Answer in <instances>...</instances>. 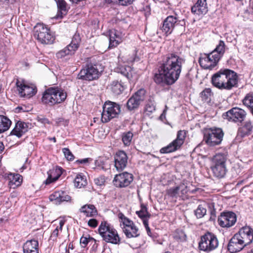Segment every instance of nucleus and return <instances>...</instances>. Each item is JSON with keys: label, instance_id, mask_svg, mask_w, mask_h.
<instances>
[{"label": "nucleus", "instance_id": "f257e3e1", "mask_svg": "<svg viewBox=\"0 0 253 253\" xmlns=\"http://www.w3.org/2000/svg\"><path fill=\"white\" fill-rule=\"evenodd\" d=\"M159 73L155 75L154 80L162 86L174 83V54L170 53L163 58V63L159 67Z\"/></svg>", "mask_w": 253, "mask_h": 253}, {"label": "nucleus", "instance_id": "f03ea898", "mask_svg": "<svg viewBox=\"0 0 253 253\" xmlns=\"http://www.w3.org/2000/svg\"><path fill=\"white\" fill-rule=\"evenodd\" d=\"M238 82L237 74L228 69H220L211 77L213 85L221 90H231L234 87H237Z\"/></svg>", "mask_w": 253, "mask_h": 253}, {"label": "nucleus", "instance_id": "7ed1b4c3", "mask_svg": "<svg viewBox=\"0 0 253 253\" xmlns=\"http://www.w3.org/2000/svg\"><path fill=\"white\" fill-rule=\"evenodd\" d=\"M67 96L64 89L58 87H50L43 92L42 102L45 105L53 106L64 102Z\"/></svg>", "mask_w": 253, "mask_h": 253}, {"label": "nucleus", "instance_id": "20e7f679", "mask_svg": "<svg viewBox=\"0 0 253 253\" xmlns=\"http://www.w3.org/2000/svg\"><path fill=\"white\" fill-rule=\"evenodd\" d=\"M98 232L105 242L115 245L121 243V238L117 230L106 221H101Z\"/></svg>", "mask_w": 253, "mask_h": 253}, {"label": "nucleus", "instance_id": "39448f33", "mask_svg": "<svg viewBox=\"0 0 253 253\" xmlns=\"http://www.w3.org/2000/svg\"><path fill=\"white\" fill-rule=\"evenodd\" d=\"M34 37L39 42L44 44H51L55 40L50 28L41 23H37L34 27Z\"/></svg>", "mask_w": 253, "mask_h": 253}, {"label": "nucleus", "instance_id": "423d86ee", "mask_svg": "<svg viewBox=\"0 0 253 253\" xmlns=\"http://www.w3.org/2000/svg\"><path fill=\"white\" fill-rule=\"evenodd\" d=\"M123 232L127 238H137L140 236L138 228L133 221L126 217L122 212L118 214Z\"/></svg>", "mask_w": 253, "mask_h": 253}, {"label": "nucleus", "instance_id": "0eeeda50", "mask_svg": "<svg viewBox=\"0 0 253 253\" xmlns=\"http://www.w3.org/2000/svg\"><path fill=\"white\" fill-rule=\"evenodd\" d=\"M99 66L97 63H86L79 73L78 79L87 81L98 79L102 72V70H99Z\"/></svg>", "mask_w": 253, "mask_h": 253}, {"label": "nucleus", "instance_id": "6e6552de", "mask_svg": "<svg viewBox=\"0 0 253 253\" xmlns=\"http://www.w3.org/2000/svg\"><path fill=\"white\" fill-rule=\"evenodd\" d=\"M121 112L120 105L115 102L108 101L103 106L101 120L102 123L109 122L113 118L118 116Z\"/></svg>", "mask_w": 253, "mask_h": 253}, {"label": "nucleus", "instance_id": "1a4fd4ad", "mask_svg": "<svg viewBox=\"0 0 253 253\" xmlns=\"http://www.w3.org/2000/svg\"><path fill=\"white\" fill-rule=\"evenodd\" d=\"M224 133L220 128H210L205 130L204 140L209 146H215L221 143Z\"/></svg>", "mask_w": 253, "mask_h": 253}, {"label": "nucleus", "instance_id": "9d476101", "mask_svg": "<svg viewBox=\"0 0 253 253\" xmlns=\"http://www.w3.org/2000/svg\"><path fill=\"white\" fill-rule=\"evenodd\" d=\"M218 245V242L216 236L208 232L201 236L199 248L200 250L209 253L215 249Z\"/></svg>", "mask_w": 253, "mask_h": 253}, {"label": "nucleus", "instance_id": "9b49d317", "mask_svg": "<svg viewBox=\"0 0 253 253\" xmlns=\"http://www.w3.org/2000/svg\"><path fill=\"white\" fill-rule=\"evenodd\" d=\"M247 113L239 107H233L223 114L222 117L229 122L242 123L246 119Z\"/></svg>", "mask_w": 253, "mask_h": 253}, {"label": "nucleus", "instance_id": "f8f14e48", "mask_svg": "<svg viewBox=\"0 0 253 253\" xmlns=\"http://www.w3.org/2000/svg\"><path fill=\"white\" fill-rule=\"evenodd\" d=\"M16 85L21 97L30 98L37 92L36 86L31 84L25 83L24 81L17 80Z\"/></svg>", "mask_w": 253, "mask_h": 253}, {"label": "nucleus", "instance_id": "ddd939ff", "mask_svg": "<svg viewBox=\"0 0 253 253\" xmlns=\"http://www.w3.org/2000/svg\"><path fill=\"white\" fill-rule=\"evenodd\" d=\"M133 180V175L127 172H123L115 175L113 183L118 188H126L130 185Z\"/></svg>", "mask_w": 253, "mask_h": 253}, {"label": "nucleus", "instance_id": "4468645a", "mask_svg": "<svg viewBox=\"0 0 253 253\" xmlns=\"http://www.w3.org/2000/svg\"><path fill=\"white\" fill-rule=\"evenodd\" d=\"M215 55L211 52L210 53L201 54L199 62L201 67L205 69L212 70L215 67L219 59L215 58Z\"/></svg>", "mask_w": 253, "mask_h": 253}, {"label": "nucleus", "instance_id": "2eb2a0df", "mask_svg": "<svg viewBox=\"0 0 253 253\" xmlns=\"http://www.w3.org/2000/svg\"><path fill=\"white\" fill-rule=\"evenodd\" d=\"M145 93L146 90L144 88H140L133 94L126 103L128 110L131 111L137 108L140 103L145 99Z\"/></svg>", "mask_w": 253, "mask_h": 253}, {"label": "nucleus", "instance_id": "dca6fc26", "mask_svg": "<svg viewBox=\"0 0 253 253\" xmlns=\"http://www.w3.org/2000/svg\"><path fill=\"white\" fill-rule=\"evenodd\" d=\"M237 220L236 214L232 211L223 212L218 218L219 225L223 228H229L235 224Z\"/></svg>", "mask_w": 253, "mask_h": 253}, {"label": "nucleus", "instance_id": "f3484780", "mask_svg": "<svg viewBox=\"0 0 253 253\" xmlns=\"http://www.w3.org/2000/svg\"><path fill=\"white\" fill-rule=\"evenodd\" d=\"M117 72L125 76L129 84H134L138 80V75L133 68L130 66H122L116 69Z\"/></svg>", "mask_w": 253, "mask_h": 253}, {"label": "nucleus", "instance_id": "a211bd4d", "mask_svg": "<svg viewBox=\"0 0 253 253\" xmlns=\"http://www.w3.org/2000/svg\"><path fill=\"white\" fill-rule=\"evenodd\" d=\"M114 166L118 171L123 170L127 165L128 157L123 150L117 151L114 156Z\"/></svg>", "mask_w": 253, "mask_h": 253}, {"label": "nucleus", "instance_id": "6ab92c4d", "mask_svg": "<svg viewBox=\"0 0 253 253\" xmlns=\"http://www.w3.org/2000/svg\"><path fill=\"white\" fill-rule=\"evenodd\" d=\"M247 246L248 245L236 233L229 241L228 250L231 253H235L241 251Z\"/></svg>", "mask_w": 253, "mask_h": 253}, {"label": "nucleus", "instance_id": "aec40b11", "mask_svg": "<svg viewBox=\"0 0 253 253\" xmlns=\"http://www.w3.org/2000/svg\"><path fill=\"white\" fill-rule=\"evenodd\" d=\"M173 198L174 188H170V189L167 190L166 194L165 196V200L166 201L167 206L165 214L166 216L168 217L169 221L170 222H172L174 221V219L171 216L172 212H171L174 207Z\"/></svg>", "mask_w": 253, "mask_h": 253}, {"label": "nucleus", "instance_id": "412c9836", "mask_svg": "<svg viewBox=\"0 0 253 253\" xmlns=\"http://www.w3.org/2000/svg\"><path fill=\"white\" fill-rule=\"evenodd\" d=\"M49 200L53 204L59 205L63 202L71 201V197L67 193L62 190L55 191L49 196Z\"/></svg>", "mask_w": 253, "mask_h": 253}, {"label": "nucleus", "instance_id": "4be33fe9", "mask_svg": "<svg viewBox=\"0 0 253 253\" xmlns=\"http://www.w3.org/2000/svg\"><path fill=\"white\" fill-rule=\"evenodd\" d=\"M237 234L247 245H249L253 242V229L251 226L245 225L242 227Z\"/></svg>", "mask_w": 253, "mask_h": 253}, {"label": "nucleus", "instance_id": "5701e85b", "mask_svg": "<svg viewBox=\"0 0 253 253\" xmlns=\"http://www.w3.org/2000/svg\"><path fill=\"white\" fill-rule=\"evenodd\" d=\"M30 125L31 124L29 123L18 121L15 124L14 128L11 131L10 134L20 138L28 131Z\"/></svg>", "mask_w": 253, "mask_h": 253}, {"label": "nucleus", "instance_id": "b1692460", "mask_svg": "<svg viewBox=\"0 0 253 253\" xmlns=\"http://www.w3.org/2000/svg\"><path fill=\"white\" fill-rule=\"evenodd\" d=\"M79 212L86 217H96L98 214L96 207L91 204H86L82 206L79 209Z\"/></svg>", "mask_w": 253, "mask_h": 253}, {"label": "nucleus", "instance_id": "393cba45", "mask_svg": "<svg viewBox=\"0 0 253 253\" xmlns=\"http://www.w3.org/2000/svg\"><path fill=\"white\" fill-rule=\"evenodd\" d=\"M5 177L8 180V186L10 188L15 189L20 186L23 181V177L18 173L9 172L5 174Z\"/></svg>", "mask_w": 253, "mask_h": 253}, {"label": "nucleus", "instance_id": "a878e982", "mask_svg": "<svg viewBox=\"0 0 253 253\" xmlns=\"http://www.w3.org/2000/svg\"><path fill=\"white\" fill-rule=\"evenodd\" d=\"M208 11L207 0H197L191 7L192 13L198 16L206 14Z\"/></svg>", "mask_w": 253, "mask_h": 253}, {"label": "nucleus", "instance_id": "bb28decb", "mask_svg": "<svg viewBox=\"0 0 253 253\" xmlns=\"http://www.w3.org/2000/svg\"><path fill=\"white\" fill-rule=\"evenodd\" d=\"M62 173L63 169L59 167H56L55 168L50 169L47 172L48 177L44 181V183L48 185L56 181L62 175Z\"/></svg>", "mask_w": 253, "mask_h": 253}, {"label": "nucleus", "instance_id": "cd10ccee", "mask_svg": "<svg viewBox=\"0 0 253 253\" xmlns=\"http://www.w3.org/2000/svg\"><path fill=\"white\" fill-rule=\"evenodd\" d=\"M109 49H112L117 47L123 42L121 36L115 29H112L109 31Z\"/></svg>", "mask_w": 253, "mask_h": 253}, {"label": "nucleus", "instance_id": "c85d7f7f", "mask_svg": "<svg viewBox=\"0 0 253 253\" xmlns=\"http://www.w3.org/2000/svg\"><path fill=\"white\" fill-rule=\"evenodd\" d=\"M109 86L113 93L119 95L126 88V84L125 82H123L121 80H115L111 83Z\"/></svg>", "mask_w": 253, "mask_h": 253}, {"label": "nucleus", "instance_id": "c756f323", "mask_svg": "<svg viewBox=\"0 0 253 253\" xmlns=\"http://www.w3.org/2000/svg\"><path fill=\"white\" fill-rule=\"evenodd\" d=\"M39 242L35 239L27 240L23 245V253H39Z\"/></svg>", "mask_w": 253, "mask_h": 253}, {"label": "nucleus", "instance_id": "7c9ffc66", "mask_svg": "<svg viewBox=\"0 0 253 253\" xmlns=\"http://www.w3.org/2000/svg\"><path fill=\"white\" fill-rule=\"evenodd\" d=\"M174 29V17L172 15L168 16L164 21L162 31L167 36L172 33Z\"/></svg>", "mask_w": 253, "mask_h": 253}, {"label": "nucleus", "instance_id": "2f4dec72", "mask_svg": "<svg viewBox=\"0 0 253 253\" xmlns=\"http://www.w3.org/2000/svg\"><path fill=\"white\" fill-rule=\"evenodd\" d=\"M253 129V125L252 122L250 120L247 121L239 128L238 135L242 137L248 136L252 133Z\"/></svg>", "mask_w": 253, "mask_h": 253}, {"label": "nucleus", "instance_id": "473e14b6", "mask_svg": "<svg viewBox=\"0 0 253 253\" xmlns=\"http://www.w3.org/2000/svg\"><path fill=\"white\" fill-rule=\"evenodd\" d=\"M66 220L64 219H60L57 225L54 224L53 226H55V228L52 231L49 237V240L56 242L57 238L59 236L60 232H61L63 227L65 224Z\"/></svg>", "mask_w": 253, "mask_h": 253}, {"label": "nucleus", "instance_id": "72a5a7b5", "mask_svg": "<svg viewBox=\"0 0 253 253\" xmlns=\"http://www.w3.org/2000/svg\"><path fill=\"white\" fill-rule=\"evenodd\" d=\"M187 135V131L185 130H179L175 139V151L180 149L183 146Z\"/></svg>", "mask_w": 253, "mask_h": 253}, {"label": "nucleus", "instance_id": "f704fd0d", "mask_svg": "<svg viewBox=\"0 0 253 253\" xmlns=\"http://www.w3.org/2000/svg\"><path fill=\"white\" fill-rule=\"evenodd\" d=\"M58 11L55 16L56 19L62 18L67 13V3L64 0H56Z\"/></svg>", "mask_w": 253, "mask_h": 253}, {"label": "nucleus", "instance_id": "c9c22d12", "mask_svg": "<svg viewBox=\"0 0 253 253\" xmlns=\"http://www.w3.org/2000/svg\"><path fill=\"white\" fill-rule=\"evenodd\" d=\"M227 155L224 153L216 154L212 158L211 166H226Z\"/></svg>", "mask_w": 253, "mask_h": 253}, {"label": "nucleus", "instance_id": "e433bc0d", "mask_svg": "<svg viewBox=\"0 0 253 253\" xmlns=\"http://www.w3.org/2000/svg\"><path fill=\"white\" fill-rule=\"evenodd\" d=\"M175 82L178 79L181 71V67L185 64V60L182 57L175 55Z\"/></svg>", "mask_w": 253, "mask_h": 253}, {"label": "nucleus", "instance_id": "4c0bfd02", "mask_svg": "<svg viewBox=\"0 0 253 253\" xmlns=\"http://www.w3.org/2000/svg\"><path fill=\"white\" fill-rule=\"evenodd\" d=\"M11 125V122L7 117L0 115V133L7 130Z\"/></svg>", "mask_w": 253, "mask_h": 253}, {"label": "nucleus", "instance_id": "58836bf2", "mask_svg": "<svg viewBox=\"0 0 253 253\" xmlns=\"http://www.w3.org/2000/svg\"><path fill=\"white\" fill-rule=\"evenodd\" d=\"M86 177L82 173L78 174L74 179V185L76 187L81 188L87 185Z\"/></svg>", "mask_w": 253, "mask_h": 253}, {"label": "nucleus", "instance_id": "ea45409f", "mask_svg": "<svg viewBox=\"0 0 253 253\" xmlns=\"http://www.w3.org/2000/svg\"><path fill=\"white\" fill-rule=\"evenodd\" d=\"M211 169L214 175L218 178L224 176L226 172V166H211Z\"/></svg>", "mask_w": 253, "mask_h": 253}, {"label": "nucleus", "instance_id": "a19ab883", "mask_svg": "<svg viewBox=\"0 0 253 253\" xmlns=\"http://www.w3.org/2000/svg\"><path fill=\"white\" fill-rule=\"evenodd\" d=\"M211 52L214 53L217 59H219L220 60L225 52L224 42L222 41H220L216 48Z\"/></svg>", "mask_w": 253, "mask_h": 253}, {"label": "nucleus", "instance_id": "79ce46f5", "mask_svg": "<svg viewBox=\"0 0 253 253\" xmlns=\"http://www.w3.org/2000/svg\"><path fill=\"white\" fill-rule=\"evenodd\" d=\"M188 192L187 186L184 183L175 187V198L179 197L183 199Z\"/></svg>", "mask_w": 253, "mask_h": 253}, {"label": "nucleus", "instance_id": "37998d69", "mask_svg": "<svg viewBox=\"0 0 253 253\" xmlns=\"http://www.w3.org/2000/svg\"><path fill=\"white\" fill-rule=\"evenodd\" d=\"M141 209L139 211H136V214L141 219L144 218V217L150 218L151 214L148 212L147 205L144 203H141L140 204Z\"/></svg>", "mask_w": 253, "mask_h": 253}, {"label": "nucleus", "instance_id": "c03bdc74", "mask_svg": "<svg viewBox=\"0 0 253 253\" xmlns=\"http://www.w3.org/2000/svg\"><path fill=\"white\" fill-rule=\"evenodd\" d=\"M243 104L249 108L253 115V95L247 94L243 100Z\"/></svg>", "mask_w": 253, "mask_h": 253}, {"label": "nucleus", "instance_id": "a18cd8bd", "mask_svg": "<svg viewBox=\"0 0 253 253\" xmlns=\"http://www.w3.org/2000/svg\"><path fill=\"white\" fill-rule=\"evenodd\" d=\"M133 136V134L130 131H127L122 133V140L125 146H128L130 145Z\"/></svg>", "mask_w": 253, "mask_h": 253}, {"label": "nucleus", "instance_id": "49530a36", "mask_svg": "<svg viewBox=\"0 0 253 253\" xmlns=\"http://www.w3.org/2000/svg\"><path fill=\"white\" fill-rule=\"evenodd\" d=\"M213 95L211 90L210 88H206L200 93V97L202 100L206 102H209L211 100V97Z\"/></svg>", "mask_w": 253, "mask_h": 253}, {"label": "nucleus", "instance_id": "de8ad7c7", "mask_svg": "<svg viewBox=\"0 0 253 253\" xmlns=\"http://www.w3.org/2000/svg\"><path fill=\"white\" fill-rule=\"evenodd\" d=\"M207 210L205 205H200L197 209L195 211V214L197 218L203 217L206 214Z\"/></svg>", "mask_w": 253, "mask_h": 253}, {"label": "nucleus", "instance_id": "09e8293b", "mask_svg": "<svg viewBox=\"0 0 253 253\" xmlns=\"http://www.w3.org/2000/svg\"><path fill=\"white\" fill-rule=\"evenodd\" d=\"M186 240V235L182 230H177L175 231V240L178 242H184Z\"/></svg>", "mask_w": 253, "mask_h": 253}, {"label": "nucleus", "instance_id": "8fccbe9b", "mask_svg": "<svg viewBox=\"0 0 253 253\" xmlns=\"http://www.w3.org/2000/svg\"><path fill=\"white\" fill-rule=\"evenodd\" d=\"M92 237L89 234H86L85 236L83 235L80 238V244L82 247L85 248L88 244H90L91 239Z\"/></svg>", "mask_w": 253, "mask_h": 253}, {"label": "nucleus", "instance_id": "3c124183", "mask_svg": "<svg viewBox=\"0 0 253 253\" xmlns=\"http://www.w3.org/2000/svg\"><path fill=\"white\" fill-rule=\"evenodd\" d=\"M174 151V140L171 141L168 146L162 148L160 152L162 154H167Z\"/></svg>", "mask_w": 253, "mask_h": 253}, {"label": "nucleus", "instance_id": "603ef678", "mask_svg": "<svg viewBox=\"0 0 253 253\" xmlns=\"http://www.w3.org/2000/svg\"><path fill=\"white\" fill-rule=\"evenodd\" d=\"M62 150L65 157L68 161H71L74 159L75 157L69 148H63Z\"/></svg>", "mask_w": 253, "mask_h": 253}, {"label": "nucleus", "instance_id": "864d4df0", "mask_svg": "<svg viewBox=\"0 0 253 253\" xmlns=\"http://www.w3.org/2000/svg\"><path fill=\"white\" fill-rule=\"evenodd\" d=\"M72 54L68 50V48L65 47L64 49L59 51L56 53V56L58 59H62L65 57L66 56Z\"/></svg>", "mask_w": 253, "mask_h": 253}, {"label": "nucleus", "instance_id": "5fc2aeb1", "mask_svg": "<svg viewBox=\"0 0 253 253\" xmlns=\"http://www.w3.org/2000/svg\"><path fill=\"white\" fill-rule=\"evenodd\" d=\"M133 0H106V1L108 3L116 2L119 3L122 5H127L131 4Z\"/></svg>", "mask_w": 253, "mask_h": 253}, {"label": "nucleus", "instance_id": "6e6d98bb", "mask_svg": "<svg viewBox=\"0 0 253 253\" xmlns=\"http://www.w3.org/2000/svg\"><path fill=\"white\" fill-rule=\"evenodd\" d=\"M155 110V105L152 103H148L145 107L144 109V112L146 115H149L150 113H152L153 111Z\"/></svg>", "mask_w": 253, "mask_h": 253}, {"label": "nucleus", "instance_id": "4d7b16f0", "mask_svg": "<svg viewBox=\"0 0 253 253\" xmlns=\"http://www.w3.org/2000/svg\"><path fill=\"white\" fill-rule=\"evenodd\" d=\"M91 218L88 221L87 225L92 228H95L98 225L99 222L95 217H90Z\"/></svg>", "mask_w": 253, "mask_h": 253}, {"label": "nucleus", "instance_id": "13d9d810", "mask_svg": "<svg viewBox=\"0 0 253 253\" xmlns=\"http://www.w3.org/2000/svg\"><path fill=\"white\" fill-rule=\"evenodd\" d=\"M94 183L99 186L105 185V179L104 176H100L94 179Z\"/></svg>", "mask_w": 253, "mask_h": 253}, {"label": "nucleus", "instance_id": "bf43d9fd", "mask_svg": "<svg viewBox=\"0 0 253 253\" xmlns=\"http://www.w3.org/2000/svg\"><path fill=\"white\" fill-rule=\"evenodd\" d=\"M95 165L96 167L99 168L101 169H105V164L103 159L102 158H99L95 161Z\"/></svg>", "mask_w": 253, "mask_h": 253}, {"label": "nucleus", "instance_id": "052dcab7", "mask_svg": "<svg viewBox=\"0 0 253 253\" xmlns=\"http://www.w3.org/2000/svg\"><path fill=\"white\" fill-rule=\"evenodd\" d=\"M81 39L79 34H75L72 39L71 43L76 44V45L80 46Z\"/></svg>", "mask_w": 253, "mask_h": 253}, {"label": "nucleus", "instance_id": "680f3d73", "mask_svg": "<svg viewBox=\"0 0 253 253\" xmlns=\"http://www.w3.org/2000/svg\"><path fill=\"white\" fill-rule=\"evenodd\" d=\"M79 47V46L76 45V44H73V43H70L66 46V48H68V50L71 54H74Z\"/></svg>", "mask_w": 253, "mask_h": 253}, {"label": "nucleus", "instance_id": "e2e57ef3", "mask_svg": "<svg viewBox=\"0 0 253 253\" xmlns=\"http://www.w3.org/2000/svg\"><path fill=\"white\" fill-rule=\"evenodd\" d=\"M89 244L92 246L91 249L93 251H96L97 250L98 244L97 243V241L93 237L92 239H91Z\"/></svg>", "mask_w": 253, "mask_h": 253}, {"label": "nucleus", "instance_id": "0e129e2a", "mask_svg": "<svg viewBox=\"0 0 253 253\" xmlns=\"http://www.w3.org/2000/svg\"><path fill=\"white\" fill-rule=\"evenodd\" d=\"M37 120L38 122L44 125L50 124V121L47 118L43 117L38 116Z\"/></svg>", "mask_w": 253, "mask_h": 253}, {"label": "nucleus", "instance_id": "69168bd1", "mask_svg": "<svg viewBox=\"0 0 253 253\" xmlns=\"http://www.w3.org/2000/svg\"><path fill=\"white\" fill-rule=\"evenodd\" d=\"M90 160V158H84L83 159L78 160L76 161V163L77 164H84L88 163L89 161Z\"/></svg>", "mask_w": 253, "mask_h": 253}, {"label": "nucleus", "instance_id": "338daca9", "mask_svg": "<svg viewBox=\"0 0 253 253\" xmlns=\"http://www.w3.org/2000/svg\"><path fill=\"white\" fill-rule=\"evenodd\" d=\"M149 218L148 217H144V218L141 219L145 228L149 226Z\"/></svg>", "mask_w": 253, "mask_h": 253}, {"label": "nucleus", "instance_id": "774afa93", "mask_svg": "<svg viewBox=\"0 0 253 253\" xmlns=\"http://www.w3.org/2000/svg\"><path fill=\"white\" fill-rule=\"evenodd\" d=\"M145 229L147 231V233L148 235L151 237L152 233H151V229H150L149 226L145 227Z\"/></svg>", "mask_w": 253, "mask_h": 253}]
</instances>
